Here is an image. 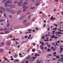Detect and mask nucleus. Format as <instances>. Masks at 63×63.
I'll use <instances>...</instances> for the list:
<instances>
[{
    "label": "nucleus",
    "mask_w": 63,
    "mask_h": 63,
    "mask_svg": "<svg viewBox=\"0 0 63 63\" xmlns=\"http://www.w3.org/2000/svg\"><path fill=\"white\" fill-rule=\"evenodd\" d=\"M6 11H7V12H9L10 11V9H9V8H6Z\"/></svg>",
    "instance_id": "7ed1b4c3"
},
{
    "label": "nucleus",
    "mask_w": 63,
    "mask_h": 63,
    "mask_svg": "<svg viewBox=\"0 0 63 63\" xmlns=\"http://www.w3.org/2000/svg\"><path fill=\"white\" fill-rule=\"evenodd\" d=\"M54 26H56V27H58L57 25L55 24H54Z\"/></svg>",
    "instance_id": "c9c22d12"
},
{
    "label": "nucleus",
    "mask_w": 63,
    "mask_h": 63,
    "mask_svg": "<svg viewBox=\"0 0 63 63\" xmlns=\"http://www.w3.org/2000/svg\"><path fill=\"white\" fill-rule=\"evenodd\" d=\"M59 61H61V62H63V61L62 60L61 58L59 60Z\"/></svg>",
    "instance_id": "9b49d317"
},
{
    "label": "nucleus",
    "mask_w": 63,
    "mask_h": 63,
    "mask_svg": "<svg viewBox=\"0 0 63 63\" xmlns=\"http://www.w3.org/2000/svg\"><path fill=\"white\" fill-rule=\"evenodd\" d=\"M40 62L41 63H43V61L42 60H40Z\"/></svg>",
    "instance_id": "37998d69"
},
{
    "label": "nucleus",
    "mask_w": 63,
    "mask_h": 63,
    "mask_svg": "<svg viewBox=\"0 0 63 63\" xmlns=\"http://www.w3.org/2000/svg\"><path fill=\"white\" fill-rule=\"evenodd\" d=\"M56 58H59V56H57L56 57Z\"/></svg>",
    "instance_id": "680f3d73"
},
{
    "label": "nucleus",
    "mask_w": 63,
    "mask_h": 63,
    "mask_svg": "<svg viewBox=\"0 0 63 63\" xmlns=\"http://www.w3.org/2000/svg\"><path fill=\"white\" fill-rule=\"evenodd\" d=\"M4 20L3 19H2L0 20V22H2V21H3Z\"/></svg>",
    "instance_id": "f704fd0d"
},
{
    "label": "nucleus",
    "mask_w": 63,
    "mask_h": 63,
    "mask_svg": "<svg viewBox=\"0 0 63 63\" xmlns=\"http://www.w3.org/2000/svg\"><path fill=\"white\" fill-rule=\"evenodd\" d=\"M46 57L47 58H49V56L48 55H47V56Z\"/></svg>",
    "instance_id": "e433bc0d"
},
{
    "label": "nucleus",
    "mask_w": 63,
    "mask_h": 63,
    "mask_svg": "<svg viewBox=\"0 0 63 63\" xmlns=\"http://www.w3.org/2000/svg\"><path fill=\"white\" fill-rule=\"evenodd\" d=\"M25 11H26V9H24L23 10V12H25Z\"/></svg>",
    "instance_id": "bf43d9fd"
},
{
    "label": "nucleus",
    "mask_w": 63,
    "mask_h": 63,
    "mask_svg": "<svg viewBox=\"0 0 63 63\" xmlns=\"http://www.w3.org/2000/svg\"><path fill=\"white\" fill-rule=\"evenodd\" d=\"M9 17L10 18H12V16L11 15H9Z\"/></svg>",
    "instance_id": "09e8293b"
},
{
    "label": "nucleus",
    "mask_w": 63,
    "mask_h": 63,
    "mask_svg": "<svg viewBox=\"0 0 63 63\" xmlns=\"http://www.w3.org/2000/svg\"><path fill=\"white\" fill-rule=\"evenodd\" d=\"M0 9L1 10H3V9L4 8H3V7H0Z\"/></svg>",
    "instance_id": "bb28decb"
},
{
    "label": "nucleus",
    "mask_w": 63,
    "mask_h": 63,
    "mask_svg": "<svg viewBox=\"0 0 63 63\" xmlns=\"http://www.w3.org/2000/svg\"><path fill=\"white\" fill-rule=\"evenodd\" d=\"M10 44H11L10 42L9 41L7 42V45L8 46H9V45H10Z\"/></svg>",
    "instance_id": "20e7f679"
},
{
    "label": "nucleus",
    "mask_w": 63,
    "mask_h": 63,
    "mask_svg": "<svg viewBox=\"0 0 63 63\" xmlns=\"http://www.w3.org/2000/svg\"><path fill=\"white\" fill-rule=\"evenodd\" d=\"M60 33H61V32H57V33L59 34H60Z\"/></svg>",
    "instance_id": "de8ad7c7"
},
{
    "label": "nucleus",
    "mask_w": 63,
    "mask_h": 63,
    "mask_svg": "<svg viewBox=\"0 0 63 63\" xmlns=\"http://www.w3.org/2000/svg\"><path fill=\"white\" fill-rule=\"evenodd\" d=\"M13 8H15V7H16V6H15L14 5H13Z\"/></svg>",
    "instance_id": "a19ab883"
},
{
    "label": "nucleus",
    "mask_w": 63,
    "mask_h": 63,
    "mask_svg": "<svg viewBox=\"0 0 63 63\" xmlns=\"http://www.w3.org/2000/svg\"><path fill=\"white\" fill-rule=\"evenodd\" d=\"M9 26H10V24H9V23H8L7 25V27H9Z\"/></svg>",
    "instance_id": "473e14b6"
},
{
    "label": "nucleus",
    "mask_w": 63,
    "mask_h": 63,
    "mask_svg": "<svg viewBox=\"0 0 63 63\" xmlns=\"http://www.w3.org/2000/svg\"><path fill=\"white\" fill-rule=\"evenodd\" d=\"M47 62H50V60H47Z\"/></svg>",
    "instance_id": "4d7b16f0"
},
{
    "label": "nucleus",
    "mask_w": 63,
    "mask_h": 63,
    "mask_svg": "<svg viewBox=\"0 0 63 63\" xmlns=\"http://www.w3.org/2000/svg\"><path fill=\"white\" fill-rule=\"evenodd\" d=\"M37 54L36 53L35 54V56L36 57V56H37Z\"/></svg>",
    "instance_id": "e2e57ef3"
},
{
    "label": "nucleus",
    "mask_w": 63,
    "mask_h": 63,
    "mask_svg": "<svg viewBox=\"0 0 63 63\" xmlns=\"http://www.w3.org/2000/svg\"><path fill=\"white\" fill-rule=\"evenodd\" d=\"M51 49H52V50H53V48H54V47H53L52 46L51 47Z\"/></svg>",
    "instance_id": "4c0bfd02"
},
{
    "label": "nucleus",
    "mask_w": 63,
    "mask_h": 63,
    "mask_svg": "<svg viewBox=\"0 0 63 63\" xmlns=\"http://www.w3.org/2000/svg\"><path fill=\"white\" fill-rule=\"evenodd\" d=\"M28 33H31V32H25V33L26 34H28Z\"/></svg>",
    "instance_id": "5701e85b"
},
{
    "label": "nucleus",
    "mask_w": 63,
    "mask_h": 63,
    "mask_svg": "<svg viewBox=\"0 0 63 63\" xmlns=\"http://www.w3.org/2000/svg\"><path fill=\"white\" fill-rule=\"evenodd\" d=\"M26 21H27V20H25L23 22V23H26Z\"/></svg>",
    "instance_id": "9d476101"
},
{
    "label": "nucleus",
    "mask_w": 63,
    "mask_h": 63,
    "mask_svg": "<svg viewBox=\"0 0 63 63\" xmlns=\"http://www.w3.org/2000/svg\"><path fill=\"white\" fill-rule=\"evenodd\" d=\"M11 13L13 14H15V12L13 10H12L11 11Z\"/></svg>",
    "instance_id": "f03ea898"
},
{
    "label": "nucleus",
    "mask_w": 63,
    "mask_h": 63,
    "mask_svg": "<svg viewBox=\"0 0 63 63\" xmlns=\"http://www.w3.org/2000/svg\"><path fill=\"white\" fill-rule=\"evenodd\" d=\"M22 3V1H20L18 3V6H20L21 5V4Z\"/></svg>",
    "instance_id": "f257e3e1"
},
{
    "label": "nucleus",
    "mask_w": 63,
    "mask_h": 63,
    "mask_svg": "<svg viewBox=\"0 0 63 63\" xmlns=\"http://www.w3.org/2000/svg\"><path fill=\"white\" fill-rule=\"evenodd\" d=\"M5 33H6V34H8L9 33V32L8 31H5Z\"/></svg>",
    "instance_id": "f8f14e48"
},
{
    "label": "nucleus",
    "mask_w": 63,
    "mask_h": 63,
    "mask_svg": "<svg viewBox=\"0 0 63 63\" xmlns=\"http://www.w3.org/2000/svg\"><path fill=\"white\" fill-rule=\"evenodd\" d=\"M0 13H1V14H3V11L1 10H0Z\"/></svg>",
    "instance_id": "aec40b11"
},
{
    "label": "nucleus",
    "mask_w": 63,
    "mask_h": 63,
    "mask_svg": "<svg viewBox=\"0 0 63 63\" xmlns=\"http://www.w3.org/2000/svg\"><path fill=\"white\" fill-rule=\"evenodd\" d=\"M2 10L3 11V12H5V10L4 8Z\"/></svg>",
    "instance_id": "6e6d98bb"
},
{
    "label": "nucleus",
    "mask_w": 63,
    "mask_h": 63,
    "mask_svg": "<svg viewBox=\"0 0 63 63\" xmlns=\"http://www.w3.org/2000/svg\"><path fill=\"white\" fill-rule=\"evenodd\" d=\"M22 18H24V16H21Z\"/></svg>",
    "instance_id": "338daca9"
},
{
    "label": "nucleus",
    "mask_w": 63,
    "mask_h": 63,
    "mask_svg": "<svg viewBox=\"0 0 63 63\" xmlns=\"http://www.w3.org/2000/svg\"><path fill=\"white\" fill-rule=\"evenodd\" d=\"M61 29H59L58 30V31H61Z\"/></svg>",
    "instance_id": "052dcab7"
},
{
    "label": "nucleus",
    "mask_w": 63,
    "mask_h": 63,
    "mask_svg": "<svg viewBox=\"0 0 63 63\" xmlns=\"http://www.w3.org/2000/svg\"><path fill=\"white\" fill-rule=\"evenodd\" d=\"M4 51V49H1L0 50V52H3Z\"/></svg>",
    "instance_id": "39448f33"
},
{
    "label": "nucleus",
    "mask_w": 63,
    "mask_h": 63,
    "mask_svg": "<svg viewBox=\"0 0 63 63\" xmlns=\"http://www.w3.org/2000/svg\"><path fill=\"white\" fill-rule=\"evenodd\" d=\"M39 60H37V63H41V62H39Z\"/></svg>",
    "instance_id": "a878e982"
},
{
    "label": "nucleus",
    "mask_w": 63,
    "mask_h": 63,
    "mask_svg": "<svg viewBox=\"0 0 63 63\" xmlns=\"http://www.w3.org/2000/svg\"><path fill=\"white\" fill-rule=\"evenodd\" d=\"M60 49L61 50H63V48H60Z\"/></svg>",
    "instance_id": "c03bdc74"
},
{
    "label": "nucleus",
    "mask_w": 63,
    "mask_h": 63,
    "mask_svg": "<svg viewBox=\"0 0 63 63\" xmlns=\"http://www.w3.org/2000/svg\"><path fill=\"white\" fill-rule=\"evenodd\" d=\"M53 17V16L51 17V19H50V20H53L54 19Z\"/></svg>",
    "instance_id": "a211bd4d"
},
{
    "label": "nucleus",
    "mask_w": 63,
    "mask_h": 63,
    "mask_svg": "<svg viewBox=\"0 0 63 63\" xmlns=\"http://www.w3.org/2000/svg\"><path fill=\"white\" fill-rule=\"evenodd\" d=\"M56 46H58V44H57V42H56Z\"/></svg>",
    "instance_id": "cd10ccee"
},
{
    "label": "nucleus",
    "mask_w": 63,
    "mask_h": 63,
    "mask_svg": "<svg viewBox=\"0 0 63 63\" xmlns=\"http://www.w3.org/2000/svg\"><path fill=\"white\" fill-rule=\"evenodd\" d=\"M36 58H37V57H34L33 58V60H35V59H36Z\"/></svg>",
    "instance_id": "b1692460"
},
{
    "label": "nucleus",
    "mask_w": 63,
    "mask_h": 63,
    "mask_svg": "<svg viewBox=\"0 0 63 63\" xmlns=\"http://www.w3.org/2000/svg\"><path fill=\"white\" fill-rule=\"evenodd\" d=\"M10 37L11 38H13V36L12 35H11L10 36Z\"/></svg>",
    "instance_id": "8fccbe9b"
},
{
    "label": "nucleus",
    "mask_w": 63,
    "mask_h": 63,
    "mask_svg": "<svg viewBox=\"0 0 63 63\" xmlns=\"http://www.w3.org/2000/svg\"><path fill=\"white\" fill-rule=\"evenodd\" d=\"M30 16H29L28 17V19H29L30 18Z\"/></svg>",
    "instance_id": "13d9d810"
},
{
    "label": "nucleus",
    "mask_w": 63,
    "mask_h": 63,
    "mask_svg": "<svg viewBox=\"0 0 63 63\" xmlns=\"http://www.w3.org/2000/svg\"><path fill=\"white\" fill-rule=\"evenodd\" d=\"M61 59H62V60L63 61V57H62V58H61Z\"/></svg>",
    "instance_id": "774afa93"
},
{
    "label": "nucleus",
    "mask_w": 63,
    "mask_h": 63,
    "mask_svg": "<svg viewBox=\"0 0 63 63\" xmlns=\"http://www.w3.org/2000/svg\"><path fill=\"white\" fill-rule=\"evenodd\" d=\"M31 35L30 34V35L28 37V39H30V38L31 37Z\"/></svg>",
    "instance_id": "f3484780"
},
{
    "label": "nucleus",
    "mask_w": 63,
    "mask_h": 63,
    "mask_svg": "<svg viewBox=\"0 0 63 63\" xmlns=\"http://www.w3.org/2000/svg\"><path fill=\"white\" fill-rule=\"evenodd\" d=\"M29 7L27 6H25L24 7H23V8H24V9H28Z\"/></svg>",
    "instance_id": "423d86ee"
},
{
    "label": "nucleus",
    "mask_w": 63,
    "mask_h": 63,
    "mask_svg": "<svg viewBox=\"0 0 63 63\" xmlns=\"http://www.w3.org/2000/svg\"><path fill=\"white\" fill-rule=\"evenodd\" d=\"M35 20V18H34L32 19V21H34Z\"/></svg>",
    "instance_id": "ea45409f"
},
{
    "label": "nucleus",
    "mask_w": 63,
    "mask_h": 63,
    "mask_svg": "<svg viewBox=\"0 0 63 63\" xmlns=\"http://www.w3.org/2000/svg\"><path fill=\"white\" fill-rule=\"evenodd\" d=\"M48 55H49V56H51V54H48Z\"/></svg>",
    "instance_id": "0e129e2a"
},
{
    "label": "nucleus",
    "mask_w": 63,
    "mask_h": 63,
    "mask_svg": "<svg viewBox=\"0 0 63 63\" xmlns=\"http://www.w3.org/2000/svg\"><path fill=\"white\" fill-rule=\"evenodd\" d=\"M57 53H56V52H54V53H53V54H56Z\"/></svg>",
    "instance_id": "79ce46f5"
},
{
    "label": "nucleus",
    "mask_w": 63,
    "mask_h": 63,
    "mask_svg": "<svg viewBox=\"0 0 63 63\" xmlns=\"http://www.w3.org/2000/svg\"><path fill=\"white\" fill-rule=\"evenodd\" d=\"M18 3V1L17 0H16L14 1L15 4H17Z\"/></svg>",
    "instance_id": "1a4fd4ad"
},
{
    "label": "nucleus",
    "mask_w": 63,
    "mask_h": 63,
    "mask_svg": "<svg viewBox=\"0 0 63 63\" xmlns=\"http://www.w3.org/2000/svg\"><path fill=\"white\" fill-rule=\"evenodd\" d=\"M45 36L43 35L42 37V39H44V38H45Z\"/></svg>",
    "instance_id": "4be33fe9"
},
{
    "label": "nucleus",
    "mask_w": 63,
    "mask_h": 63,
    "mask_svg": "<svg viewBox=\"0 0 63 63\" xmlns=\"http://www.w3.org/2000/svg\"><path fill=\"white\" fill-rule=\"evenodd\" d=\"M35 29L36 30H39V28H36Z\"/></svg>",
    "instance_id": "a18cd8bd"
},
{
    "label": "nucleus",
    "mask_w": 63,
    "mask_h": 63,
    "mask_svg": "<svg viewBox=\"0 0 63 63\" xmlns=\"http://www.w3.org/2000/svg\"><path fill=\"white\" fill-rule=\"evenodd\" d=\"M30 12H29V13H28L26 14V15H29V14H30Z\"/></svg>",
    "instance_id": "3c124183"
},
{
    "label": "nucleus",
    "mask_w": 63,
    "mask_h": 63,
    "mask_svg": "<svg viewBox=\"0 0 63 63\" xmlns=\"http://www.w3.org/2000/svg\"><path fill=\"white\" fill-rule=\"evenodd\" d=\"M21 12V11L20 10L18 11L17 13V14H20Z\"/></svg>",
    "instance_id": "6e6552de"
},
{
    "label": "nucleus",
    "mask_w": 63,
    "mask_h": 63,
    "mask_svg": "<svg viewBox=\"0 0 63 63\" xmlns=\"http://www.w3.org/2000/svg\"><path fill=\"white\" fill-rule=\"evenodd\" d=\"M9 1H10V0H8V1H6V2L7 3L9 4Z\"/></svg>",
    "instance_id": "412c9836"
},
{
    "label": "nucleus",
    "mask_w": 63,
    "mask_h": 63,
    "mask_svg": "<svg viewBox=\"0 0 63 63\" xmlns=\"http://www.w3.org/2000/svg\"><path fill=\"white\" fill-rule=\"evenodd\" d=\"M32 51L33 52H35V49H32Z\"/></svg>",
    "instance_id": "c756f323"
},
{
    "label": "nucleus",
    "mask_w": 63,
    "mask_h": 63,
    "mask_svg": "<svg viewBox=\"0 0 63 63\" xmlns=\"http://www.w3.org/2000/svg\"><path fill=\"white\" fill-rule=\"evenodd\" d=\"M42 12H39V13L40 14H42Z\"/></svg>",
    "instance_id": "69168bd1"
},
{
    "label": "nucleus",
    "mask_w": 63,
    "mask_h": 63,
    "mask_svg": "<svg viewBox=\"0 0 63 63\" xmlns=\"http://www.w3.org/2000/svg\"><path fill=\"white\" fill-rule=\"evenodd\" d=\"M35 7H32V9H33V10L34 9H35Z\"/></svg>",
    "instance_id": "58836bf2"
},
{
    "label": "nucleus",
    "mask_w": 63,
    "mask_h": 63,
    "mask_svg": "<svg viewBox=\"0 0 63 63\" xmlns=\"http://www.w3.org/2000/svg\"><path fill=\"white\" fill-rule=\"evenodd\" d=\"M59 52L60 53H62V52H63V50H60L59 51Z\"/></svg>",
    "instance_id": "393cba45"
},
{
    "label": "nucleus",
    "mask_w": 63,
    "mask_h": 63,
    "mask_svg": "<svg viewBox=\"0 0 63 63\" xmlns=\"http://www.w3.org/2000/svg\"><path fill=\"white\" fill-rule=\"evenodd\" d=\"M47 50L48 51H51L50 50V49L49 48Z\"/></svg>",
    "instance_id": "7c9ffc66"
},
{
    "label": "nucleus",
    "mask_w": 63,
    "mask_h": 63,
    "mask_svg": "<svg viewBox=\"0 0 63 63\" xmlns=\"http://www.w3.org/2000/svg\"><path fill=\"white\" fill-rule=\"evenodd\" d=\"M9 4H7L6 5H5V6L6 7H9Z\"/></svg>",
    "instance_id": "4468645a"
},
{
    "label": "nucleus",
    "mask_w": 63,
    "mask_h": 63,
    "mask_svg": "<svg viewBox=\"0 0 63 63\" xmlns=\"http://www.w3.org/2000/svg\"><path fill=\"white\" fill-rule=\"evenodd\" d=\"M6 0H3L2 1V2L3 3H4V2H5L6 1Z\"/></svg>",
    "instance_id": "2f4dec72"
},
{
    "label": "nucleus",
    "mask_w": 63,
    "mask_h": 63,
    "mask_svg": "<svg viewBox=\"0 0 63 63\" xmlns=\"http://www.w3.org/2000/svg\"><path fill=\"white\" fill-rule=\"evenodd\" d=\"M4 42H2V43H1V44H2V45H4Z\"/></svg>",
    "instance_id": "603ef678"
},
{
    "label": "nucleus",
    "mask_w": 63,
    "mask_h": 63,
    "mask_svg": "<svg viewBox=\"0 0 63 63\" xmlns=\"http://www.w3.org/2000/svg\"><path fill=\"white\" fill-rule=\"evenodd\" d=\"M39 3H37L36 4V6H38L39 5Z\"/></svg>",
    "instance_id": "864d4df0"
},
{
    "label": "nucleus",
    "mask_w": 63,
    "mask_h": 63,
    "mask_svg": "<svg viewBox=\"0 0 63 63\" xmlns=\"http://www.w3.org/2000/svg\"><path fill=\"white\" fill-rule=\"evenodd\" d=\"M12 5H11L9 6V7L10 9H12Z\"/></svg>",
    "instance_id": "6ab92c4d"
},
{
    "label": "nucleus",
    "mask_w": 63,
    "mask_h": 63,
    "mask_svg": "<svg viewBox=\"0 0 63 63\" xmlns=\"http://www.w3.org/2000/svg\"><path fill=\"white\" fill-rule=\"evenodd\" d=\"M48 36H50V35H51V34L50 33V32H48Z\"/></svg>",
    "instance_id": "ddd939ff"
},
{
    "label": "nucleus",
    "mask_w": 63,
    "mask_h": 63,
    "mask_svg": "<svg viewBox=\"0 0 63 63\" xmlns=\"http://www.w3.org/2000/svg\"><path fill=\"white\" fill-rule=\"evenodd\" d=\"M47 46L48 47H50V45L49 44H47Z\"/></svg>",
    "instance_id": "72a5a7b5"
},
{
    "label": "nucleus",
    "mask_w": 63,
    "mask_h": 63,
    "mask_svg": "<svg viewBox=\"0 0 63 63\" xmlns=\"http://www.w3.org/2000/svg\"><path fill=\"white\" fill-rule=\"evenodd\" d=\"M27 3H28L27 2H25L23 4L24 5H26V4H27Z\"/></svg>",
    "instance_id": "2eb2a0df"
},
{
    "label": "nucleus",
    "mask_w": 63,
    "mask_h": 63,
    "mask_svg": "<svg viewBox=\"0 0 63 63\" xmlns=\"http://www.w3.org/2000/svg\"><path fill=\"white\" fill-rule=\"evenodd\" d=\"M46 24H44L43 26L44 27H46Z\"/></svg>",
    "instance_id": "5fc2aeb1"
},
{
    "label": "nucleus",
    "mask_w": 63,
    "mask_h": 63,
    "mask_svg": "<svg viewBox=\"0 0 63 63\" xmlns=\"http://www.w3.org/2000/svg\"><path fill=\"white\" fill-rule=\"evenodd\" d=\"M4 17H6V14H5V13H4Z\"/></svg>",
    "instance_id": "c85d7f7f"
},
{
    "label": "nucleus",
    "mask_w": 63,
    "mask_h": 63,
    "mask_svg": "<svg viewBox=\"0 0 63 63\" xmlns=\"http://www.w3.org/2000/svg\"><path fill=\"white\" fill-rule=\"evenodd\" d=\"M9 3H13V1H12V0H9Z\"/></svg>",
    "instance_id": "dca6fc26"
},
{
    "label": "nucleus",
    "mask_w": 63,
    "mask_h": 63,
    "mask_svg": "<svg viewBox=\"0 0 63 63\" xmlns=\"http://www.w3.org/2000/svg\"><path fill=\"white\" fill-rule=\"evenodd\" d=\"M29 51H30V49H28L27 50V52H29Z\"/></svg>",
    "instance_id": "49530a36"
},
{
    "label": "nucleus",
    "mask_w": 63,
    "mask_h": 63,
    "mask_svg": "<svg viewBox=\"0 0 63 63\" xmlns=\"http://www.w3.org/2000/svg\"><path fill=\"white\" fill-rule=\"evenodd\" d=\"M19 61V60L18 59H16L14 61V62H18Z\"/></svg>",
    "instance_id": "0eeeda50"
}]
</instances>
